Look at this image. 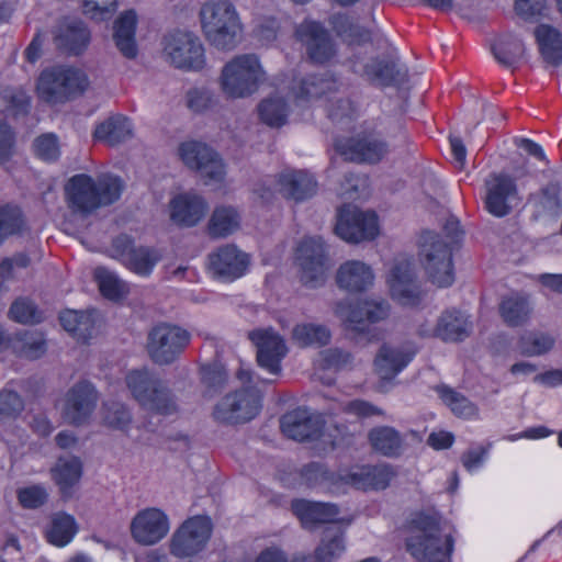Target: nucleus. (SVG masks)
<instances>
[{"label":"nucleus","mask_w":562,"mask_h":562,"mask_svg":"<svg viewBox=\"0 0 562 562\" xmlns=\"http://www.w3.org/2000/svg\"><path fill=\"white\" fill-rule=\"evenodd\" d=\"M280 428L284 436L297 441L315 439L322 431L319 422L301 408L284 414L280 419Z\"/></svg>","instance_id":"nucleus-27"},{"label":"nucleus","mask_w":562,"mask_h":562,"mask_svg":"<svg viewBox=\"0 0 562 562\" xmlns=\"http://www.w3.org/2000/svg\"><path fill=\"white\" fill-rule=\"evenodd\" d=\"M136 14L130 10L121 14L115 21L113 38L117 49L126 58H135L137 46L135 43Z\"/></svg>","instance_id":"nucleus-36"},{"label":"nucleus","mask_w":562,"mask_h":562,"mask_svg":"<svg viewBox=\"0 0 562 562\" xmlns=\"http://www.w3.org/2000/svg\"><path fill=\"white\" fill-rule=\"evenodd\" d=\"M77 532L74 517L58 513L52 517L50 524L45 530L46 540L57 547H64L71 541Z\"/></svg>","instance_id":"nucleus-45"},{"label":"nucleus","mask_w":562,"mask_h":562,"mask_svg":"<svg viewBox=\"0 0 562 562\" xmlns=\"http://www.w3.org/2000/svg\"><path fill=\"white\" fill-rule=\"evenodd\" d=\"M116 8V0H85L83 12L92 19H103Z\"/></svg>","instance_id":"nucleus-64"},{"label":"nucleus","mask_w":562,"mask_h":562,"mask_svg":"<svg viewBox=\"0 0 562 562\" xmlns=\"http://www.w3.org/2000/svg\"><path fill=\"white\" fill-rule=\"evenodd\" d=\"M484 206L492 215H508L519 201L516 179L506 172H491L484 180Z\"/></svg>","instance_id":"nucleus-14"},{"label":"nucleus","mask_w":562,"mask_h":562,"mask_svg":"<svg viewBox=\"0 0 562 562\" xmlns=\"http://www.w3.org/2000/svg\"><path fill=\"white\" fill-rule=\"evenodd\" d=\"M498 311L503 322L507 326L519 327L529 322L532 306L528 295L524 293H512L502 299Z\"/></svg>","instance_id":"nucleus-34"},{"label":"nucleus","mask_w":562,"mask_h":562,"mask_svg":"<svg viewBox=\"0 0 562 562\" xmlns=\"http://www.w3.org/2000/svg\"><path fill=\"white\" fill-rule=\"evenodd\" d=\"M360 75L370 83L381 87L396 86L406 80V72L391 59H372L363 66Z\"/></svg>","instance_id":"nucleus-31"},{"label":"nucleus","mask_w":562,"mask_h":562,"mask_svg":"<svg viewBox=\"0 0 562 562\" xmlns=\"http://www.w3.org/2000/svg\"><path fill=\"white\" fill-rule=\"evenodd\" d=\"M99 394L88 381L75 383L66 393L63 406V418L75 426L86 424L97 407Z\"/></svg>","instance_id":"nucleus-18"},{"label":"nucleus","mask_w":562,"mask_h":562,"mask_svg":"<svg viewBox=\"0 0 562 562\" xmlns=\"http://www.w3.org/2000/svg\"><path fill=\"white\" fill-rule=\"evenodd\" d=\"M24 409V401L21 395L8 387L0 390V418H15Z\"/></svg>","instance_id":"nucleus-58"},{"label":"nucleus","mask_w":562,"mask_h":562,"mask_svg":"<svg viewBox=\"0 0 562 562\" xmlns=\"http://www.w3.org/2000/svg\"><path fill=\"white\" fill-rule=\"evenodd\" d=\"M373 278L370 266L359 260H349L337 270L336 282L341 289L360 292L372 284Z\"/></svg>","instance_id":"nucleus-30"},{"label":"nucleus","mask_w":562,"mask_h":562,"mask_svg":"<svg viewBox=\"0 0 562 562\" xmlns=\"http://www.w3.org/2000/svg\"><path fill=\"white\" fill-rule=\"evenodd\" d=\"M330 24L337 35H339L349 45H362L371 41V32L352 22L347 14H335L330 19Z\"/></svg>","instance_id":"nucleus-46"},{"label":"nucleus","mask_w":562,"mask_h":562,"mask_svg":"<svg viewBox=\"0 0 562 562\" xmlns=\"http://www.w3.org/2000/svg\"><path fill=\"white\" fill-rule=\"evenodd\" d=\"M178 154L188 168L199 171L205 183L224 180L226 172L223 160L207 145L196 140L183 142L178 147Z\"/></svg>","instance_id":"nucleus-12"},{"label":"nucleus","mask_w":562,"mask_h":562,"mask_svg":"<svg viewBox=\"0 0 562 562\" xmlns=\"http://www.w3.org/2000/svg\"><path fill=\"white\" fill-rule=\"evenodd\" d=\"M335 315L342 322L345 329L353 334L369 333L370 324L385 319L390 314V305L383 299H367L356 304L337 302Z\"/></svg>","instance_id":"nucleus-10"},{"label":"nucleus","mask_w":562,"mask_h":562,"mask_svg":"<svg viewBox=\"0 0 562 562\" xmlns=\"http://www.w3.org/2000/svg\"><path fill=\"white\" fill-rule=\"evenodd\" d=\"M168 531V517L158 508H147L139 512L131 522L133 539L143 546L157 543Z\"/></svg>","instance_id":"nucleus-22"},{"label":"nucleus","mask_w":562,"mask_h":562,"mask_svg":"<svg viewBox=\"0 0 562 562\" xmlns=\"http://www.w3.org/2000/svg\"><path fill=\"white\" fill-rule=\"evenodd\" d=\"M368 439L375 451L386 457L398 456L403 445L401 434L390 426H379L371 429Z\"/></svg>","instance_id":"nucleus-42"},{"label":"nucleus","mask_w":562,"mask_h":562,"mask_svg":"<svg viewBox=\"0 0 562 562\" xmlns=\"http://www.w3.org/2000/svg\"><path fill=\"white\" fill-rule=\"evenodd\" d=\"M266 81V72L256 54H240L222 68L217 82L227 99H245L256 93Z\"/></svg>","instance_id":"nucleus-4"},{"label":"nucleus","mask_w":562,"mask_h":562,"mask_svg":"<svg viewBox=\"0 0 562 562\" xmlns=\"http://www.w3.org/2000/svg\"><path fill=\"white\" fill-rule=\"evenodd\" d=\"M293 340L301 347L326 345L330 339V331L324 325L299 324L292 330Z\"/></svg>","instance_id":"nucleus-50"},{"label":"nucleus","mask_w":562,"mask_h":562,"mask_svg":"<svg viewBox=\"0 0 562 562\" xmlns=\"http://www.w3.org/2000/svg\"><path fill=\"white\" fill-rule=\"evenodd\" d=\"M10 317L21 324H36L43 319V313L27 297H18L9 310Z\"/></svg>","instance_id":"nucleus-54"},{"label":"nucleus","mask_w":562,"mask_h":562,"mask_svg":"<svg viewBox=\"0 0 562 562\" xmlns=\"http://www.w3.org/2000/svg\"><path fill=\"white\" fill-rule=\"evenodd\" d=\"M240 215L233 206H217L213 211L207 224V232L212 238H224L239 228Z\"/></svg>","instance_id":"nucleus-38"},{"label":"nucleus","mask_w":562,"mask_h":562,"mask_svg":"<svg viewBox=\"0 0 562 562\" xmlns=\"http://www.w3.org/2000/svg\"><path fill=\"white\" fill-rule=\"evenodd\" d=\"M335 231L348 243L371 240L378 235V218L373 212H363L347 205L339 211Z\"/></svg>","instance_id":"nucleus-17"},{"label":"nucleus","mask_w":562,"mask_h":562,"mask_svg":"<svg viewBox=\"0 0 562 562\" xmlns=\"http://www.w3.org/2000/svg\"><path fill=\"white\" fill-rule=\"evenodd\" d=\"M124 188V181L112 173H77L67 180L64 191L71 213L88 216L119 201Z\"/></svg>","instance_id":"nucleus-1"},{"label":"nucleus","mask_w":562,"mask_h":562,"mask_svg":"<svg viewBox=\"0 0 562 562\" xmlns=\"http://www.w3.org/2000/svg\"><path fill=\"white\" fill-rule=\"evenodd\" d=\"M209 258L214 274L231 280L241 277L249 263L248 256L233 245L218 248Z\"/></svg>","instance_id":"nucleus-25"},{"label":"nucleus","mask_w":562,"mask_h":562,"mask_svg":"<svg viewBox=\"0 0 562 562\" xmlns=\"http://www.w3.org/2000/svg\"><path fill=\"white\" fill-rule=\"evenodd\" d=\"M12 350L26 359H37L46 351L44 335L37 330H22L12 336Z\"/></svg>","instance_id":"nucleus-41"},{"label":"nucleus","mask_w":562,"mask_h":562,"mask_svg":"<svg viewBox=\"0 0 562 562\" xmlns=\"http://www.w3.org/2000/svg\"><path fill=\"white\" fill-rule=\"evenodd\" d=\"M296 261L300 280L304 285L318 288L325 283L329 263L321 238L303 239L296 250Z\"/></svg>","instance_id":"nucleus-11"},{"label":"nucleus","mask_w":562,"mask_h":562,"mask_svg":"<svg viewBox=\"0 0 562 562\" xmlns=\"http://www.w3.org/2000/svg\"><path fill=\"white\" fill-rule=\"evenodd\" d=\"M164 53L178 69L200 71L206 66L204 46L191 31L176 30L165 35Z\"/></svg>","instance_id":"nucleus-9"},{"label":"nucleus","mask_w":562,"mask_h":562,"mask_svg":"<svg viewBox=\"0 0 562 562\" xmlns=\"http://www.w3.org/2000/svg\"><path fill=\"white\" fill-rule=\"evenodd\" d=\"M93 136L97 140L114 146L132 136V124L123 115L110 116L95 127Z\"/></svg>","instance_id":"nucleus-37"},{"label":"nucleus","mask_w":562,"mask_h":562,"mask_svg":"<svg viewBox=\"0 0 562 562\" xmlns=\"http://www.w3.org/2000/svg\"><path fill=\"white\" fill-rule=\"evenodd\" d=\"M191 341V334L175 324L159 323L147 335L146 351L154 363L165 366L176 361Z\"/></svg>","instance_id":"nucleus-8"},{"label":"nucleus","mask_w":562,"mask_h":562,"mask_svg":"<svg viewBox=\"0 0 562 562\" xmlns=\"http://www.w3.org/2000/svg\"><path fill=\"white\" fill-rule=\"evenodd\" d=\"M540 52L544 60L553 66L562 63V35L561 33L547 24H540L535 30Z\"/></svg>","instance_id":"nucleus-39"},{"label":"nucleus","mask_w":562,"mask_h":562,"mask_svg":"<svg viewBox=\"0 0 562 562\" xmlns=\"http://www.w3.org/2000/svg\"><path fill=\"white\" fill-rule=\"evenodd\" d=\"M555 344V338L541 331H529L520 336L517 347L522 356L533 357L549 352Z\"/></svg>","instance_id":"nucleus-49"},{"label":"nucleus","mask_w":562,"mask_h":562,"mask_svg":"<svg viewBox=\"0 0 562 562\" xmlns=\"http://www.w3.org/2000/svg\"><path fill=\"white\" fill-rule=\"evenodd\" d=\"M389 282L392 296L401 304H416L419 301V290L409 261L403 260L395 263Z\"/></svg>","instance_id":"nucleus-23"},{"label":"nucleus","mask_w":562,"mask_h":562,"mask_svg":"<svg viewBox=\"0 0 562 562\" xmlns=\"http://www.w3.org/2000/svg\"><path fill=\"white\" fill-rule=\"evenodd\" d=\"M317 190L314 177L305 170L284 169L274 176L273 191L289 201L302 202Z\"/></svg>","instance_id":"nucleus-21"},{"label":"nucleus","mask_w":562,"mask_h":562,"mask_svg":"<svg viewBox=\"0 0 562 562\" xmlns=\"http://www.w3.org/2000/svg\"><path fill=\"white\" fill-rule=\"evenodd\" d=\"M35 155L45 161H56L59 158L60 150L57 137L52 134H43L33 143Z\"/></svg>","instance_id":"nucleus-60"},{"label":"nucleus","mask_w":562,"mask_h":562,"mask_svg":"<svg viewBox=\"0 0 562 562\" xmlns=\"http://www.w3.org/2000/svg\"><path fill=\"white\" fill-rule=\"evenodd\" d=\"M140 405L162 415L173 414L178 408L173 394L161 380Z\"/></svg>","instance_id":"nucleus-48"},{"label":"nucleus","mask_w":562,"mask_h":562,"mask_svg":"<svg viewBox=\"0 0 562 562\" xmlns=\"http://www.w3.org/2000/svg\"><path fill=\"white\" fill-rule=\"evenodd\" d=\"M345 531L341 526L334 524L326 527L316 551V557L321 562H333L345 551L344 541Z\"/></svg>","instance_id":"nucleus-40"},{"label":"nucleus","mask_w":562,"mask_h":562,"mask_svg":"<svg viewBox=\"0 0 562 562\" xmlns=\"http://www.w3.org/2000/svg\"><path fill=\"white\" fill-rule=\"evenodd\" d=\"M59 322L79 341L86 342L92 335L93 319L88 312L66 310L60 313Z\"/></svg>","instance_id":"nucleus-43"},{"label":"nucleus","mask_w":562,"mask_h":562,"mask_svg":"<svg viewBox=\"0 0 562 562\" xmlns=\"http://www.w3.org/2000/svg\"><path fill=\"white\" fill-rule=\"evenodd\" d=\"M187 106L194 113H203L217 104L215 94L206 88H192L186 94Z\"/></svg>","instance_id":"nucleus-57"},{"label":"nucleus","mask_w":562,"mask_h":562,"mask_svg":"<svg viewBox=\"0 0 562 562\" xmlns=\"http://www.w3.org/2000/svg\"><path fill=\"white\" fill-rule=\"evenodd\" d=\"M211 533L212 522L207 517L189 518L172 535L170 553L181 559L193 557L205 548Z\"/></svg>","instance_id":"nucleus-13"},{"label":"nucleus","mask_w":562,"mask_h":562,"mask_svg":"<svg viewBox=\"0 0 562 562\" xmlns=\"http://www.w3.org/2000/svg\"><path fill=\"white\" fill-rule=\"evenodd\" d=\"M201 380L203 384L211 390L220 391L223 389L228 380L226 369L220 363H212L203 366L201 369Z\"/></svg>","instance_id":"nucleus-61"},{"label":"nucleus","mask_w":562,"mask_h":562,"mask_svg":"<svg viewBox=\"0 0 562 562\" xmlns=\"http://www.w3.org/2000/svg\"><path fill=\"white\" fill-rule=\"evenodd\" d=\"M296 35L313 63L326 64L336 55V45L321 23L305 21L297 27Z\"/></svg>","instance_id":"nucleus-19"},{"label":"nucleus","mask_w":562,"mask_h":562,"mask_svg":"<svg viewBox=\"0 0 562 562\" xmlns=\"http://www.w3.org/2000/svg\"><path fill=\"white\" fill-rule=\"evenodd\" d=\"M88 87V76L81 69L56 66L41 72L36 92L48 104H61L82 94Z\"/></svg>","instance_id":"nucleus-7"},{"label":"nucleus","mask_w":562,"mask_h":562,"mask_svg":"<svg viewBox=\"0 0 562 562\" xmlns=\"http://www.w3.org/2000/svg\"><path fill=\"white\" fill-rule=\"evenodd\" d=\"M248 339L257 348L258 364L269 372H280V362L286 353V347L280 335L272 328H257L248 331Z\"/></svg>","instance_id":"nucleus-20"},{"label":"nucleus","mask_w":562,"mask_h":562,"mask_svg":"<svg viewBox=\"0 0 562 562\" xmlns=\"http://www.w3.org/2000/svg\"><path fill=\"white\" fill-rule=\"evenodd\" d=\"M126 385L133 397L142 404L159 383L160 379L147 369L131 371L126 378Z\"/></svg>","instance_id":"nucleus-47"},{"label":"nucleus","mask_w":562,"mask_h":562,"mask_svg":"<svg viewBox=\"0 0 562 562\" xmlns=\"http://www.w3.org/2000/svg\"><path fill=\"white\" fill-rule=\"evenodd\" d=\"M472 333V322L459 310H446L437 319L432 335L443 341H462Z\"/></svg>","instance_id":"nucleus-28"},{"label":"nucleus","mask_w":562,"mask_h":562,"mask_svg":"<svg viewBox=\"0 0 562 562\" xmlns=\"http://www.w3.org/2000/svg\"><path fill=\"white\" fill-rule=\"evenodd\" d=\"M291 508L304 528H313L319 524L330 522L339 513L334 504L306 499H294Z\"/></svg>","instance_id":"nucleus-29"},{"label":"nucleus","mask_w":562,"mask_h":562,"mask_svg":"<svg viewBox=\"0 0 562 562\" xmlns=\"http://www.w3.org/2000/svg\"><path fill=\"white\" fill-rule=\"evenodd\" d=\"M335 82L326 79L324 76L311 75L301 82L300 97L319 98L333 90Z\"/></svg>","instance_id":"nucleus-59"},{"label":"nucleus","mask_w":562,"mask_h":562,"mask_svg":"<svg viewBox=\"0 0 562 562\" xmlns=\"http://www.w3.org/2000/svg\"><path fill=\"white\" fill-rule=\"evenodd\" d=\"M112 257L134 273L147 277L160 260L159 251L153 247L135 245L127 235L115 237L111 245Z\"/></svg>","instance_id":"nucleus-16"},{"label":"nucleus","mask_w":562,"mask_h":562,"mask_svg":"<svg viewBox=\"0 0 562 562\" xmlns=\"http://www.w3.org/2000/svg\"><path fill=\"white\" fill-rule=\"evenodd\" d=\"M259 115L267 125L281 126L286 122V102L281 97L266 99L259 104Z\"/></svg>","instance_id":"nucleus-53"},{"label":"nucleus","mask_w":562,"mask_h":562,"mask_svg":"<svg viewBox=\"0 0 562 562\" xmlns=\"http://www.w3.org/2000/svg\"><path fill=\"white\" fill-rule=\"evenodd\" d=\"M244 387L226 394L214 407L213 417L222 424L247 423L255 418L261 407V393L251 371L240 368L236 373Z\"/></svg>","instance_id":"nucleus-3"},{"label":"nucleus","mask_w":562,"mask_h":562,"mask_svg":"<svg viewBox=\"0 0 562 562\" xmlns=\"http://www.w3.org/2000/svg\"><path fill=\"white\" fill-rule=\"evenodd\" d=\"M90 41V33L86 25L75 19L60 21L54 32V42L59 50L74 55L80 54Z\"/></svg>","instance_id":"nucleus-26"},{"label":"nucleus","mask_w":562,"mask_h":562,"mask_svg":"<svg viewBox=\"0 0 562 562\" xmlns=\"http://www.w3.org/2000/svg\"><path fill=\"white\" fill-rule=\"evenodd\" d=\"M492 50L499 64L512 66L522 56L524 44L517 37L504 36L492 46Z\"/></svg>","instance_id":"nucleus-52"},{"label":"nucleus","mask_w":562,"mask_h":562,"mask_svg":"<svg viewBox=\"0 0 562 562\" xmlns=\"http://www.w3.org/2000/svg\"><path fill=\"white\" fill-rule=\"evenodd\" d=\"M24 224L22 212L18 206L0 207V243L8 236L16 234Z\"/></svg>","instance_id":"nucleus-55"},{"label":"nucleus","mask_w":562,"mask_h":562,"mask_svg":"<svg viewBox=\"0 0 562 562\" xmlns=\"http://www.w3.org/2000/svg\"><path fill=\"white\" fill-rule=\"evenodd\" d=\"M103 418L108 426L120 430L126 429L132 422L131 413L125 405L114 401L104 403Z\"/></svg>","instance_id":"nucleus-56"},{"label":"nucleus","mask_w":562,"mask_h":562,"mask_svg":"<svg viewBox=\"0 0 562 562\" xmlns=\"http://www.w3.org/2000/svg\"><path fill=\"white\" fill-rule=\"evenodd\" d=\"M205 211L204 199L194 192L180 193L170 201V218L180 226L196 225Z\"/></svg>","instance_id":"nucleus-24"},{"label":"nucleus","mask_w":562,"mask_h":562,"mask_svg":"<svg viewBox=\"0 0 562 562\" xmlns=\"http://www.w3.org/2000/svg\"><path fill=\"white\" fill-rule=\"evenodd\" d=\"M81 474L82 464L79 458L68 457L58 459L52 470V475L64 499L72 497Z\"/></svg>","instance_id":"nucleus-33"},{"label":"nucleus","mask_w":562,"mask_h":562,"mask_svg":"<svg viewBox=\"0 0 562 562\" xmlns=\"http://www.w3.org/2000/svg\"><path fill=\"white\" fill-rule=\"evenodd\" d=\"M412 358V352L383 345L374 360L375 371L382 380H392L408 364Z\"/></svg>","instance_id":"nucleus-32"},{"label":"nucleus","mask_w":562,"mask_h":562,"mask_svg":"<svg viewBox=\"0 0 562 562\" xmlns=\"http://www.w3.org/2000/svg\"><path fill=\"white\" fill-rule=\"evenodd\" d=\"M100 292L110 300H117L130 291L126 282L105 268H97L94 272Z\"/></svg>","instance_id":"nucleus-51"},{"label":"nucleus","mask_w":562,"mask_h":562,"mask_svg":"<svg viewBox=\"0 0 562 562\" xmlns=\"http://www.w3.org/2000/svg\"><path fill=\"white\" fill-rule=\"evenodd\" d=\"M452 243L432 232L419 238L418 259L428 280L438 288H448L454 282Z\"/></svg>","instance_id":"nucleus-6"},{"label":"nucleus","mask_w":562,"mask_h":562,"mask_svg":"<svg viewBox=\"0 0 562 562\" xmlns=\"http://www.w3.org/2000/svg\"><path fill=\"white\" fill-rule=\"evenodd\" d=\"M415 532L406 540V550L420 562H448L453 551L450 535L441 537L437 516L420 515L414 520Z\"/></svg>","instance_id":"nucleus-5"},{"label":"nucleus","mask_w":562,"mask_h":562,"mask_svg":"<svg viewBox=\"0 0 562 562\" xmlns=\"http://www.w3.org/2000/svg\"><path fill=\"white\" fill-rule=\"evenodd\" d=\"M342 411L347 414L355 415L358 418H369L372 416H382L384 414L381 408L363 400H353L346 403Z\"/></svg>","instance_id":"nucleus-63"},{"label":"nucleus","mask_w":562,"mask_h":562,"mask_svg":"<svg viewBox=\"0 0 562 562\" xmlns=\"http://www.w3.org/2000/svg\"><path fill=\"white\" fill-rule=\"evenodd\" d=\"M387 464L364 465L348 475V482L358 490H384L393 477Z\"/></svg>","instance_id":"nucleus-35"},{"label":"nucleus","mask_w":562,"mask_h":562,"mask_svg":"<svg viewBox=\"0 0 562 562\" xmlns=\"http://www.w3.org/2000/svg\"><path fill=\"white\" fill-rule=\"evenodd\" d=\"M337 151L352 162L378 164L390 151L389 144L376 132H362L338 140Z\"/></svg>","instance_id":"nucleus-15"},{"label":"nucleus","mask_w":562,"mask_h":562,"mask_svg":"<svg viewBox=\"0 0 562 562\" xmlns=\"http://www.w3.org/2000/svg\"><path fill=\"white\" fill-rule=\"evenodd\" d=\"M201 31L207 43L222 52L237 47L243 36V23L229 0H207L199 12Z\"/></svg>","instance_id":"nucleus-2"},{"label":"nucleus","mask_w":562,"mask_h":562,"mask_svg":"<svg viewBox=\"0 0 562 562\" xmlns=\"http://www.w3.org/2000/svg\"><path fill=\"white\" fill-rule=\"evenodd\" d=\"M18 501L24 508L35 509L43 506L48 494L42 485H32L20 488L16 493Z\"/></svg>","instance_id":"nucleus-62"},{"label":"nucleus","mask_w":562,"mask_h":562,"mask_svg":"<svg viewBox=\"0 0 562 562\" xmlns=\"http://www.w3.org/2000/svg\"><path fill=\"white\" fill-rule=\"evenodd\" d=\"M435 390L438 393L440 400L456 416L461 418H473L477 416V406L462 393L446 384L437 385Z\"/></svg>","instance_id":"nucleus-44"}]
</instances>
